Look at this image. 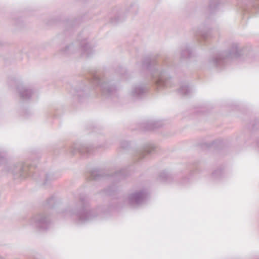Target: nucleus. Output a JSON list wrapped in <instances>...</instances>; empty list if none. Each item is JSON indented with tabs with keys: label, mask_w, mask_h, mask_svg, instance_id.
I'll use <instances>...</instances> for the list:
<instances>
[{
	"label": "nucleus",
	"mask_w": 259,
	"mask_h": 259,
	"mask_svg": "<svg viewBox=\"0 0 259 259\" xmlns=\"http://www.w3.org/2000/svg\"><path fill=\"white\" fill-rule=\"evenodd\" d=\"M99 89L102 96L112 98L116 95L118 85L113 80H110L97 72L91 71L84 80L77 81L70 91L73 99L81 103L89 97L91 89Z\"/></svg>",
	"instance_id": "f257e3e1"
},
{
	"label": "nucleus",
	"mask_w": 259,
	"mask_h": 259,
	"mask_svg": "<svg viewBox=\"0 0 259 259\" xmlns=\"http://www.w3.org/2000/svg\"><path fill=\"white\" fill-rule=\"evenodd\" d=\"M142 68L150 73V79L158 90L173 85L169 73L172 66L168 60H152L149 58H145L142 62Z\"/></svg>",
	"instance_id": "f03ea898"
},
{
	"label": "nucleus",
	"mask_w": 259,
	"mask_h": 259,
	"mask_svg": "<svg viewBox=\"0 0 259 259\" xmlns=\"http://www.w3.org/2000/svg\"><path fill=\"white\" fill-rule=\"evenodd\" d=\"M102 209L91 208L85 196H80L73 207H68L60 213L66 219H75L76 223L82 224L95 220L100 215Z\"/></svg>",
	"instance_id": "7ed1b4c3"
},
{
	"label": "nucleus",
	"mask_w": 259,
	"mask_h": 259,
	"mask_svg": "<svg viewBox=\"0 0 259 259\" xmlns=\"http://www.w3.org/2000/svg\"><path fill=\"white\" fill-rule=\"evenodd\" d=\"M243 52V50L239 47L238 44L233 43L228 51L210 56L207 60V67L209 68H215L218 70H222L231 60L239 58Z\"/></svg>",
	"instance_id": "20e7f679"
},
{
	"label": "nucleus",
	"mask_w": 259,
	"mask_h": 259,
	"mask_svg": "<svg viewBox=\"0 0 259 259\" xmlns=\"http://www.w3.org/2000/svg\"><path fill=\"white\" fill-rule=\"evenodd\" d=\"M80 52L82 56L90 57L94 53L93 47L87 41L86 37H83L81 34L78 36L76 41L65 46L60 50V53L64 55H69Z\"/></svg>",
	"instance_id": "39448f33"
},
{
	"label": "nucleus",
	"mask_w": 259,
	"mask_h": 259,
	"mask_svg": "<svg viewBox=\"0 0 259 259\" xmlns=\"http://www.w3.org/2000/svg\"><path fill=\"white\" fill-rule=\"evenodd\" d=\"M30 167L28 164L22 162L6 163L4 170L13 175L15 179H24L29 176Z\"/></svg>",
	"instance_id": "423d86ee"
},
{
	"label": "nucleus",
	"mask_w": 259,
	"mask_h": 259,
	"mask_svg": "<svg viewBox=\"0 0 259 259\" xmlns=\"http://www.w3.org/2000/svg\"><path fill=\"white\" fill-rule=\"evenodd\" d=\"M31 225L39 230H46L51 226V221L49 215L45 213H39L34 215L30 220Z\"/></svg>",
	"instance_id": "0eeeda50"
},
{
	"label": "nucleus",
	"mask_w": 259,
	"mask_h": 259,
	"mask_svg": "<svg viewBox=\"0 0 259 259\" xmlns=\"http://www.w3.org/2000/svg\"><path fill=\"white\" fill-rule=\"evenodd\" d=\"M148 197L149 193L146 189L136 191L128 195V203L131 207L139 206L145 203Z\"/></svg>",
	"instance_id": "6e6552de"
},
{
	"label": "nucleus",
	"mask_w": 259,
	"mask_h": 259,
	"mask_svg": "<svg viewBox=\"0 0 259 259\" xmlns=\"http://www.w3.org/2000/svg\"><path fill=\"white\" fill-rule=\"evenodd\" d=\"M8 83L10 85H12V84H14L17 88V90L20 98L23 100H28L30 99L33 95L34 92L30 88L24 85L16 78H14L9 80Z\"/></svg>",
	"instance_id": "1a4fd4ad"
},
{
	"label": "nucleus",
	"mask_w": 259,
	"mask_h": 259,
	"mask_svg": "<svg viewBox=\"0 0 259 259\" xmlns=\"http://www.w3.org/2000/svg\"><path fill=\"white\" fill-rule=\"evenodd\" d=\"M212 22L209 18L207 19L194 32L198 41L201 45H202V40L205 41L208 38L211 37L210 28L208 26H210Z\"/></svg>",
	"instance_id": "9d476101"
},
{
	"label": "nucleus",
	"mask_w": 259,
	"mask_h": 259,
	"mask_svg": "<svg viewBox=\"0 0 259 259\" xmlns=\"http://www.w3.org/2000/svg\"><path fill=\"white\" fill-rule=\"evenodd\" d=\"M148 92V87L146 83L139 82L134 84L129 92L130 98L134 100L142 99Z\"/></svg>",
	"instance_id": "9b49d317"
},
{
	"label": "nucleus",
	"mask_w": 259,
	"mask_h": 259,
	"mask_svg": "<svg viewBox=\"0 0 259 259\" xmlns=\"http://www.w3.org/2000/svg\"><path fill=\"white\" fill-rule=\"evenodd\" d=\"M94 148V147L93 145L88 146L76 143L68 148V151L72 155L77 152H79L82 155L90 154L92 153Z\"/></svg>",
	"instance_id": "f8f14e48"
},
{
	"label": "nucleus",
	"mask_w": 259,
	"mask_h": 259,
	"mask_svg": "<svg viewBox=\"0 0 259 259\" xmlns=\"http://www.w3.org/2000/svg\"><path fill=\"white\" fill-rule=\"evenodd\" d=\"M155 146L152 144H148L143 148L137 150L135 154L134 158L139 160L143 158L145 155L151 153L155 150Z\"/></svg>",
	"instance_id": "ddd939ff"
},
{
	"label": "nucleus",
	"mask_w": 259,
	"mask_h": 259,
	"mask_svg": "<svg viewBox=\"0 0 259 259\" xmlns=\"http://www.w3.org/2000/svg\"><path fill=\"white\" fill-rule=\"evenodd\" d=\"M59 174H55L54 172L45 173L41 172L37 179L38 181H42L44 185L49 184L52 181L56 180L60 177Z\"/></svg>",
	"instance_id": "4468645a"
},
{
	"label": "nucleus",
	"mask_w": 259,
	"mask_h": 259,
	"mask_svg": "<svg viewBox=\"0 0 259 259\" xmlns=\"http://www.w3.org/2000/svg\"><path fill=\"white\" fill-rule=\"evenodd\" d=\"M162 124L160 121L149 120L142 123V127L144 131L154 130L157 128L160 127Z\"/></svg>",
	"instance_id": "2eb2a0df"
},
{
	"label": "nucleus",
	"mask_w": 259,
	"mask_h": 259,
	"mask_svg": "<svg viewBox=\"0 0 259 259\" xmlns=\"http://www.w3.org/2000/svg\"><path fill=\"white\" fill-rule=\"evenodd\" d=\"M181 58L182 60L190 59L192 57L193 53L188 44H184L180 48Z\"/></svg>",
	"instance_id": "dca6fc26"
},
{
	"label": "nucleus",
	"mask_w": 259,
	"mask_h": 259,
	"mask_svg": "<svg viewBox=\"0 0 259 259\" xmlns=\"http://www.w3.org/2000/svg\"><path fill=\"white\" fill-rule=\"evenodd\" d=\"M127 167L122 168L115 172L112 176L113 179L115 181H119L126 178L129 174V171Z\"/></svg>",
	"instance_id": "f3484780"
},
{
	"label": "nucleus",
	"mask_w": 259,
	"mask_h": 259,
	"mask_svg": "<svg viewBox=\"0 0 259 259\" xmlns=\"http://www.w3.org/2000/svg\"><path fill=\"white\" fill-rule=\"evenodd\" d=\"M103 170L99 168H94L90 171L89 178L90 180H97L103 177Z\"/></svg>",
	"instance_id": "a211bd4d"
},
{
	"label": "nucleus",
	"mask_w": 259,
	"mask_h": 259,
	"mask_svg": "<svg viewBox=\"0 0 259 259\" xmlns=\"http://www.w3.org/2000/svg\"><path fill=\"white\" fill-rule=\"evenodd\" d=\"M192 91V88L186 83H182L178 91L179 94L183 96H188Z\"/></svg>",
	"instance_id": "6ab92c4d"
},
{
	"label": "nucleus",
	"mask_w": 259,
	"mask_h": 259,
	"mask_svg": "<svg viewBox=\"0 0 259 259\" xmlns=\"http://www.w3.org/2000/svg\"><path fill=\"white\" fill-rule=\"evenodd\" d=\"M225 176V173L222 168H218L215 169L212 173L211 178L215 182L222 180Z\"/></svg>",
	"instance_id": "aec40b11"
},
{
	"label": "nucleus",
	"mask_w": 259,
	"mask_h": 259,
	"mask_svg": "<svg viewBox=\"0 0 259 259\" xmlns=\"http://www.w3.org/2000/svg\"><path fill=\"white\" fill-rule=\"evenodd\" d=\"M159 179L162 182H169L171 179V176L167 171H163L160 174Z\"/></svg>",
	"instance_id": "412c9836"
},
{
	"label": "nucleus",
	"mask_w": 259,
	"mask_h": 259,
	"mask_svg": "<svg viewBox=\"0 0 259 259\" xmlns=\"http://www.w3.org/2000/svg\"><path fill=\"white\" fill-rule=\"evenodd\" d=\"M219 3L218 1L211 0L209 5V9L211 13L216 12L219 7Z\"/></svg>",
	"instance_id": "4be33fe9"
},
{
	"label": "nucleus",
	"mask_w": 259,
	"mask_h": 259,
	"mask_svg": "<svg viewBox=\"0 0 259 259\" xmlns=\"http://www.w3.org/2000/svg\"><path fill=\"white\" fill-rule=\"evenodd\" d=\"M117 191V187L115 185H112L109 186L104 191V193L108 196H112L116 193Z\"/></svg>",
	"instance_id": "5701e85b"
},
{
	"label": "nucleus",
	"mask_w": 259,
	"mask_h": 259,
	"mask_svg": "<svg viewBox=\"0 0 259 259\" xmlns=\"http://www.w3.org/2000/svg\"><path fill=\"white\" fill-rule=\"evenodd\" d=\"M7 151L4 148L0 149V163L5 162L6 159Z\"/></svg>",
	"instance_id": "b1692460"
},
{
	"label": "nucleus",
	"mask_w": 259,
	"mask_h": 259,
	"mask_svg": "<svg viewBox=\"0 0 259 259\" xmlns=\"http://www.w3.org/2000/svg\"><path fill=\"white\" fill-rule=\"evenodd\" d=\"M124 19V16H121L120 14H119L115 18H112L111 19V23L115 24L117 23L122 21Z\"/></svg>",
	"instance_id": "393cba45"
},
{
	"label": "nucleus",
	"mask_w": 259,
	"mask_h": 259,
	"mask_svg": "<svg viewBox=\"0 0 259 259\" xmlns=\"http://www.w3.org/2000/svg\"><path fill=\"white\" fill-rule=\"evenodd\" d=\"M138 10V5L134 3L132 4L128 9V11L131 13H135L137 12Z\"/></svg>",
	"instance_id": "a878e982"
},
{
	"label": "nucleus",
	"mask_w": 259,
	"mask_h": 259,
	"mask_svg": "<svg viewBox=\"0 0 259 259\" xmlns=\"http://www.w3.org/2000/svg\"><path fill=\"white\" fill-rule=\"evenodd\" d=\"M120 145L121 148L126 149L129 147L130 144L129 142L123 140L120 142Z\"/></svg>",
	"instance_id": "bb28decb"
},
{
	"label": "nucleus",
	"mask_w": 259,
	"mask_h": 259,
	"mask_svg": "<svg viewBox=\"0 0 259 259\" xmlns=\"http://www.w3.org/2000/svg\"><path fill=\"white\" fill-rule=\"evenodd\" d=\"M30 114V111L27 109H25L22 112V116H24L25 117H27L28 115Z\"/></svg>",
	"instance_id": "cd10ccee"
},
{
	"label": "nucleus",
	"mask_w": 259,
	"mask_h": 259,
	"mask_svg": "<svg viewBox=\"0 0 259 259\" xmlns=\"http://www.w3.org/2000/svg\"><path fill=\"white\" fill-rule=\"evenodd\" d=\"M54 202V197H52L47 200V204L49 206H51L52 204Z\"/></svg>",
	"instance_id": "c85d7f7f"
},
{
	"label": "nucleus",
	"mask_w": 259,
	"mask_h": 259,
	"mask_svg": "<svg viewBox=\"0 0 259 259\" xmlns=\"http://www.w3.org/2000/svg\"><path fill=\"white\" fill-rule=\"evenodd\" d=\"M253 128H256L255 124H253Z\"/></svg>",
	"instance_id": "c756f323"
},
{
	"label": "nucleus",
	"mask_w": 259,
	"mask_h": 259,
	"mask_svg": "<svg viewBox=\"0 0 259 259\" xmlns=\"http://www.w3.org/2000/svg\"><path fill=\"white\" fill-rule=\"evenodd\" d=\"M257 145L259 147V141L257 142Z\"/></svg>",
	"instance_id": "7c9ffc66"
},
{
	"label": "nucleus",
	"mask_w": 259,
	"mask_h": 259,
	"mask_svg": "<svg viewBox=\"0 0 259 259\" xmlns=\"http://www.w3.org/2000/svg\"><path fill=\"white\" fill-rule=\"evenodd\" d=\"M123 71L124 73H126V72L125 71V70H124Z\"/></svg>",
	"instance_id": "2f4dec72"
}]
</instances>
